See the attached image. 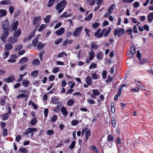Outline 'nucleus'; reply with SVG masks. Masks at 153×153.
Here are the masks:
<instances>
[{
	"mask_svg": "<svg viewBox=\"0 0 153 153\" xmlns=\"http://www.w3.org/2000/svg\"><path fill=\"white\" fill-rule=\"evenodd\" d=\"M67 4L66 1L63 0L58 3L55 7V9L58 10V11L59 14H60L64 9Z\"/></svg>",
	"mask_w": 153,
	"mask_h": 153,
	"instance_id": "nucleus-1",
	"label": "nucleus"
},
{
	"mask_svg": "<svg viewBox=\"0 0 153 153\" xmlns=\"http://www.w3.org/2000/svg\"><path fill=\"white\" fill-rule=\"evenodd\" d=\"M3 34L1 37V41L4 43L6 42V39L7 37L9 35V32L7 31H3Z\"/></svg>",
	"mask_w": 153,
	"mask_h": 153,
	"instance_id": "nucleus-5",
	"label": "nucleus"
},
{
	"mask_svg": "<svg viewBox=\"0 0 153 153\" xmlns=\"http://www.w3.org/2000/svg\"><path fill=\"white\" fill-rule=\"evenodd\" d=\"M57 116L56 115H53L51 118V121L53 122H55L57 120Z\"/></svg>",
	"mask_w": 153,
	"mask_h": 153,
	"instance_id": "nucleus-36",
	"label": "nucleus"
},
{
	"mask_svg": "<svg viewBox=\"0 0 153 153\" xmlns=\"http://www.w3.org/2000/svg\"><path fill=\"white\" fill-rule=\"evenodd\" d=\"M35 31H33L30 33V35L28 36L30 39L32 37H33L35 35Z\"/></svg>",
	"mask_w": 153,
	"mask_h": 153,
	"instance_id": "nucleus-47",
	"label": "nucleus"
},
{
	"mask_svg": "<svg viewBox=\"0 0 153 153\" xmlns=\"http://www.w3.org/2000/svg\"><path fill=\"white\" fill-rule=\"evenodd\" d=\"M47 25H46L43 24L42 25L39 27L38 30L39 31H41L43 30L44 29L46 28Z\"/></svg>",
	"mask_w": 153,
	"mask_h": 153,
	"instance_id": "nucleus-39",
	"label": "nucleus"
},
{
	"mask_svg": "<svg viewBox=\"0 0 153 153\" xmlns=\"http://www.w3.org/2000/svg\"><path fill=\"white\" fill-rule=\"evenodd\" d=\"M59 71V69L57 67H55L53 70V73H56Z\"/></svg>",
	"mask_w": 153,
	"mask_h": 153,
	"instance_id": "nucleus-62",
	"label": "nucleus"
},
{
	"mask_svg": "<svg viewBox=\"0 0 153 153\" xmlns=\"http://www.w3.org/2000/svg\"><path fill=\"white\" fill-rule=\"evenodd\" d=\"M51 16L48 15L44 18V20L46 23H49L50 22V19Z\"/></svg>",
	"mask_w": 153,
	"mask_h": 153,
	"instance_id": "nucleus-30",
	"label": "nucleus"
},
{
	"mask_svg": "<svg viewBox=\"0 0 153 153\" xmlns=\"http://www.w3.org/2000/svg\"><path fill=\"white\" fill-rule=\"evenodd\" d=\"M13 48V45L10 43L6 44L5 45L4 49L6 51H10Z\"/></svg>",
	"mask_w": 153,
	"mask_h": 153,
	"instance_id": "nucleus-15",
	"label": "nucleus"
},
{
	"mask_svg": "<svg viewBox=\"0 0 153 153\" xmlns=\"http://www.w3.org/2000/svg\"><path fill=\"white\" fill-rule=\"evenodd\" d=\"M98 48V45L96 44L95 42H93L91 45V49H96Z\"/></svg>",
	"mask_w": 153,
	"mask_h": 153,
	"instance_id": "nucleus-34",
	"label": "nucleus"
},
{
	"mask_svg": "<svg viewBox=\"0 0 153 153\" xmlns=\"http://www.w3.org/2000/svg\"><path fill=\"white\" fill-rule=\"evenodd\" d=\"M41 20V18L40 16H37L35 17L33 22V25H36L39 21H40Z\"/></svg>",
	"mask_w": 153,
	"mask_h": 153,
	"instance_id": "nucleus-11",
	"label": "nucleus"
},
{
	"mask_svg": "<svg viewBox=\"0 0 153 153\" xmlns=\"http://www.w3.org/2000/svg\"><path fill=\"white\" fill-rule=\"evenodd\" d=\"M14 80V76L13 75H11L10 77L4 79L5 82L10 83L12 82Z\"/></svg>",
	"mask_w": 153,
	"mask_h": 153,
	"instance_id": "nucleus-9",
	"label": "nucleus"
},
{
	"mask_svg": "<svg viewBox=\"0 0 153 153\" xmlns=\"http://www.w3.org/2000/svg\"><path fill=\"white\" fill-rule=\"evenodd\" d=\"M32 63L33 65H38L40 64V61L38 59H36L33 60Z\"/></svg>",
	"mask_w": 153,
	"mask_h": 153,
	"instance_id": "nucleus-29",
	"label": "nucleus"
},
{
	"mask_svg": "<svg viewBox=\"0 0 153 153\" xmlns=\"http://www.w3.org/2000/svg\"><path fill=\"white\" fill-rule=\"evenodd\" d=\"M38 38L37 37L34 38L32 41V42L33 45L34 47H36L38 42Z\"/></svg>",
	"mask_w": 153,
	"mask_h": 153,
	"instance_id": "nucleus-25",
	"label": "nucleus"
},
{
	"mask_svg": "<svg viewBox=\"0 0 153 153\" xmlns=\"http://www.w3.org/2000/svg\"><path fill=\"white\" fill-rule=\"evenodd\" d=\"M51 101L53 104H56L59 102V99L56 97L52 99Z\"/></svg>",
	"mask_w": 153,
	"mask_h": 153,
	"instance_id": "nucleus-22",
	"label": "nucleus"
},
{
	"mask_svg": "<svg viewBox=\"0 0 153 153\" xmlns=\"http://www.w3.org/2000/svg\"><path fill=\"white\" fill-rule=\"evenodd\" d=\"M97 58L99 60H101L102 59V57L101 55V52H99L97 56Z\"/></svg>",
	"mask_w": 153,
	"mask_h": 153,
	"instance_id": "nucleus-54",
	"label": "nucleus"
},
{
	"mask_svg": "<svg viewBox=\"0 0 153 153\" xmlns=\"http://www.w3.org/2000/svg\"><path fill=\"white\" fill-rule=\"evenodd\" d=\"M139 63L141 64H143L146 63L147 62L149 61V60L148 59H144L143 58L142 59H141V58L139 59Z\"/></svg>",
	"mask_w": 153,
	"mask_h": 153,
	"instance_id": "nucleus-21",
	"label": "nucleus"
},
{
	"mask_svg": "<svg viewBox=\"0 0 153 153\" xmlns=\"http://www.w3.org/2000/svg\"><path fill=\"white\" fill-rule=\"evenodd\" d=\"M97 67V65L95 63H92L89 67V68L91 69L92 68H96Z\"/></svg>",
	"mask_w": 153,
	"mask_h": 153,
	"instance_id": "nucleus-48",
	"label": "nucleus"
},
{
	"mask_svg": "<svg viewBox=\"0 0 153 153\" xmlns=\"http://www.w3.org/2000/svg\"><path fill=\"white\" fill-rule=\"evenodd\" d=\"M28 61V59L27 57L22 58L19 61V64H23L24 63L27 62Z\"/></svg>",
	"mask_w": 153,
	"mask_h": 153,
	"instance_id": "nucleus-19",
	"label": "nucleus"
},
{
	"mask_svg": "<svg viewBox=\"0 0 153 153\" xmlns=\"http://www.w3.org/2000/svg\"><path fill=\"white\" fill-rule=\"evenodd\" d=\"M11 3V1L9 0H4L0 2V4L5 5L10 4Z\"/></svg>",
	"mask_w": 153,
	"mask_h": 153,
	"instance_id": "nucleus-23",
	"label": "nucleus"
},
{
	"mask_svg": "<svg viewBox=\"0 0 153 153\" xmlns=\"http://www.w3.org/2000/svg\"><path fill=\"white\" fill-rule=\"evenodd\" d=\"M76 142L74 141H73L70 145L69 146V148L71 149H73L75 147Z\"/></svg>",
	"mask_w": 153,
	"mask_h": 153,
	"instance_id": "nucleus-42",
	"label": "nucleus"
},
{
	"mask_svg": "<svg viewBox=\"0 0 153 153\" xmlns=\"http://www.w3.org/2000/svg\"><path fill=\"white\" fill-rule=\"evenodd\" d=\"M45 43L42 44L41 42H39L37 46V48L39 50H41L45 46Z\"/></svg>",
	"mask_w": 153,
	"mask_h": 153,
	"instance_id": "nucleus-26",
	"label": "nucleus"
},
{
	"mask_svg": "<svg viewBox=\"0 0 153 153\" xmlns=\"http://www.w3.org/2000/svg\"><path fill=\"white\" fill-rule=\"evenodd\" d=\"M74 101L73 100H70L67 102V105L68 106H71L73 104Z\"/></svg>",
	"mask_w": 153,
	"mask_h": 153,
	"instance_id": "nucleus-56",
	"label": "nucleus"
},
{
	"mask_svg": "<svg viewBox=\"0 0 153 153\" xmlns=\"http://www.w3.org/2000/svg\"><path fill=\"white\" fill-rule=\"evenodd\" d=\"M61 110L63 115L64 116H66L68 115V113L65 108L64 107H62Z\"/></svg>",
	"mask_w": 153,
	"mask_h": 153,
	"instance_id": "nucleus-18",
	"label": "nucleus"
},
{
	"mask_svg": "<svg viewBox=\"0 0 153 153\" xmlns=\"http://www.w3.org/2000/svg\"><path fill=\"white\" fill-rule=\"evenodd\" d=\"M56 0H49L47 4V6L49 7H52L55 2Z\"/></svg>",
	"mask_w": 153,
	"mask_h": 153,
	"instance_id": "nucleus-27",
	"label": "nucleus"
},
{
	"mask_svg": "<svg viewBox=\"0 0 153 153\" xmlns=\"http://www.w3.org/2000/svg\"><path fill=\"white\" fill-rule=\"evenodd\" d=\"M99 25L100 24L99 23L96 22L92 24V27L93 28L96 29L99 27Z\"/></svg>",
	"mask_w": 153,
	"mask_h": 153,
	"instance_id": "nucleus-50",
	"label": "nucleus"
},
{
	"mask_svg": "<svg viewBox=\"0 0 153 153\" xmlns=\"http://www.w3.org/2000/svg\"><path fill=\"white\" fill-rule=\"evenodd\" d=\"M9 53L10 52L9 51H7L4 52L3 55V58L4 59H5L9 55Z\"/></svg>",
	"mask_w": 153,
	"mask_h": 153,
	"instance_id": "nucleus-43",
	"label": "nucleus"
},
{
	"mask_svg": "<svg viewBox=\"0 0 153 153\" xmlns=\"http://www.w3.org/2000/svg\"><path fill=\"white\" fill-rule=\"evenodd\" d=\"M9 23L7 19H6L5 21L3 22V25L1 27L3 30V31H9Z\"/></svg>",
	"mask_w": 153,
	"mask_h": 153,
	"instance_id": "nucleus-2",
	"label": "nucleus"
},
{
	"mask_svg": "<svg viewBox=\"0 0 153 153\" xmlns=\"http://www.w3.org/2000/svg\"><path fill=\"white\" fill-rule=\"evenodd\" d=\"M93 93L94 95L96 96L99 95L100 93L97 89H94L93 90Z\"/></svg>",
	"mask_w": 153,
	"mask_h": 153,
	"instance_id": "nucleus-44",
	"label": "nucleus"
},
{
	"mask_svg": "<svg viewBox=\"0 0 153 153\" xmlns=\"http://www.w3.org/2000/svg\"><path fill=\"white\" fill-rule=\"evenodd\" d=\"M7 12L6 10L4 9H1L0 10V17L4 16L7 14Z\"/></svg>",
	"mask_w": 153,
	"mask_h": 153,
	"instance_id": "nucleus-14",
	"label": "nucleus"
},
{
	"mask_svg": "<svg viewBox=\"0 0 153 153\" xmlns=\"http://www.w3.org/2000/svg\"><path fill=\"white\" fill-rule=\"evenodd\" d=\"M79 123V121L77 120H73L72 121L71 124L73 126H76Z\"/></svg>",
	"mask_w": 153,
	"mask_h": 153,
	"instance_id": "nucleus-53",
	"label": "nucleus"
},
{
	"mask_svg": "<svg viewBox=\"0 0 153 153\" xmlns=\"http://www.w3.org/2000/svg\"><path fill=\"white\" fill-rule=\"evenodd\" d=\"M130 51L133 53H134V54L135 53V49L134 47L133 46H131V47L130 48Z\"/></svg>",
	"mask_w": 153,
	"mask_h": 153,
	"instance_id": "nucleus-51",
	"label": "nucleus"
},
{
	"mask_svg": "<svg viewBox=\"0 0 153 153\" xmlns=\"http://www.w3.org/2000/svg\"><path fill=\"white\" fill-rule=\"evenodd\" d=\"M37 123V119L36 117H34L30 121V124L32 125H35Z\"/></svg>",
	"mask_w": 153,
	"mask_h": 153,
	"instance_id": "nucleus-32",
	"label": "nucleus"
},
{
	"mask_svg": "<svg viewBox=\"0 0 153 153\" xmlns=\"http://www.w3.org/2000/svg\"><path fill=\"white\" fill-rule=\"evenodd\" d=\"M29 84V82L28 81L26 80H24L22 82V85L24 87H27Z\"/></svg>",
	"mask_w": 153,
	"mask_h": 153,
	"instance_id": "nucleus-31",
	"label": "nucleus"
},
{
	"mask_svg": "<svg viewBox=\"0 0 153 153\" xmlns=\"http://www.w3.org/2000/svg\"><path fill=\"white\" fill-rule=\"evenodd\" d=\"M65 29L63 27H61L55 31V33L58 36H60L62 34L65 32Z\"/></svg>",
	"mask_w": 153,
	"mask_h": 153,
	"instance_id": "nucleus-7",
	"label": "nucleus"
},
{
	"mask_svg": "<svg viewBox=\"0 0 153 153\" xmlns=\"http://www.w3.org/2000/svg\"><path fill=\"white\" fill-rule=\"evenodd\" d=\"M113 139V137L111 134H109L107 137V140L108 141H111Z\"/></svg>",
	"mask_w": 153,
	"mask_h": 153,
	"instance_id": "nucleus-55",
	"label": "nucleus"
},
{
	"mask_svg": "<svg viewBox=\"0 0 153 153\" xmlns=\"http://www.w3.org/2000/svg\"><path fill=\"white\" fill-rule=\"evenodd\" d=\"M18 38H17L14 37H9L8 39L9 42L12 44H14L18 40Z\"/></svg>",
	"mask_w": 153,
	"mask_h": 153,
	"instance_id": "nucleus-10",
	"label": "nucleus"
},
{
	"mask_svg": "<svg viewBox=\"0 0 153 153\" xmlns=\"http://www.w3.org/2000/svg\"><path fill=\"white\" fill-rule=\"evenodd\" d=\"M92 78L94 79H98V76L96 73H93L91 75Z\"/></svg>",
	"mask_w": 153,
	"mask_h": 153,
	"instance_id": "nucleus-64",
	"label": "nucleus"
},
{
	"mask_svg": "<svg viewBox=\"0 0 153 153\" xmlns=\"http://www.w3.org/2000/svg\"><path fill=\"white\" fill-rule=\"evenodd\" d=\"M89 55L90 56H89L90 60H92L95 56V54H94V52L93 51H91L89 53Z\"/></svg>",
	"mask_w": 153,
	"mask_h": 153,
	"instance_id": "nucleus-33",
	"label": "nucleus"
},
{
	"mask_svg": "<svg viewBox=\"0 0 153 153\" xmlns=\"http://www.w3.org/2000/svg\"><path fill=\"white\" fill-rule=\"evenodd\" d=\"M39 71L38 70L34 71L31 73V75L36 77L38 74Z\"/></svg>",
	"mask_w": 153,
	"mask_h": 153,
	"instance_id": "nucleus-45",
	"label": "nucleus"
},
{
	"mask_svg": "<svg viewBox=\"0 0 153 153\" xmlns=\"http://www.w3.org/2000/svg\"><path fill=\"white\" fill-rule=\"evenodd\" d=\"M93 14L91 13L87 17L85 18V20L86 21H88L90 20L92 18Z\"/></svg>",
	"mask_w": 153,
	"mask_h": 153,
	"instance_id": "nucleus-37",
	"label": "nucleus"
},
{
	"mask_svg": "<svg viewBox=\"0 0 153 153\" xmlns=\"http://www.w3.org/2000/svg\"><path fill=\"white\" fill-rule=\"evenodd\" d=\"M14 7L13 6H11L9 7V12L11 14H12L14 12Z\"/></svg>",
	"mask_w": 153,
	"mask_h": 153,
	"instance_id": "nucleus-41",
	"label": "nucleus"
},
{
	"mask_svg": "<svg viewBox=\"0 0 153 153\" xmlns=\"http://www.w3.org/2000/svg\"><path fill=\"white\" fill-rule=\"evenodd\" d=\"M23 47V46L21 44H19L18 45L17 47L16 48V50H18V51H19L21 50Z\"/></svg>",
	"mask_w": 153,
	"mask_h": 153,
	"instance_id": "nucleus-57",
	"label": "nucleus"
},
{
	"mask_svg": "<svg viewBox=\"0 0 153 153\" xmlns=\"http://www.w3.org/2000/svg\"><path fill=\"white\" fill-rule=\"evenodd\" d=\"M132 32V29H127L125 31V33L127 34V35H131Z\"/></svg>",
	"mask_w": 153,
	"mask_h": 153,
	"instance_id": "nucleus-46",
	"label": "nucleus"
},
{
	"mask_svg": "<svg viewBox=\"0 0 153 153\" xmlns=\"http://www.w3.org/2000/svg\"><path fill=\"white\" fill-rule=\"evenodd\" d=\"M91 136V132L90 129H88L85 133V141L86 142L89 137Z\"/></svg>",
	"mask_w": 153,
	"mask_h": 153,
	"instance_id": "nucleus-17",
	"label": "nucleus"
},
{
	"mask_svg": "<svg viewBox=\"0 0 153 153\" xmlns=\"http://www.w3.org/2000/svg\"><path fill=\"white\" fill-rule=\"evenodd\" d=\"M124 33V29L123 28H116L114 32V35L115 36L117 35L118 37H120L121 35L123 34Z\"/></svg>",
	"mask_w": 153,
	"mask_h": 153,
	"instance_id": "nucleus-3",
	"label": "nucleus"
},
{
	"mask_svg": "<svg viewBox=\"0 0 153 153\" xmlns=\"http://www.w3.org/2000/svg\"><path fill=\"white\" fill-rule=\"evenodd\" d=\"M9 114L7 113H6L2 115V116L3 117L2 119L3 120H7L9 117Z\"/></svg>",
	"mask_w": 153,
	"mask_h": 153,
	"instance_id": "nucleus-35",
	"label": "nucleus"
},
{
	"mask_svg": "<svg viewBox=\"0 0 153 153\" xmlns=\"http://www.w3.org/2000/svg\"><path fill=\"white\" fill-rule=\"evenodd\" d=\"M127 54L128 56L130 58H132L133 57L134 53L130 52V51H128L127 52Z\"/></svg>",
	"mask_w": 153,
	"mask_h": 153,
	"instance_id": "nucleus-40",
	"label": "nucleus"
},
{
	"mask_svg": "<svg viewBox=\"0 0 153 153\" xmlns=\"http://www.w3.org/2000/svg\"><path fill=\"white\" fill-rule=\"evenodd\" d=\"M87 3L89 2V5L92 6H93L95 4V1H90V0H86Z\"/></svg>",
	"mask_w": 153,
	"mask_h": 153,
	"instance_id": "nucleus-58",
	"label": "nucleus"
},
{
	"mask_svg": "<svg viewBox=\"0 0 153 153\" xmlns=\"http://www.w3.org/2000/svg\"><path fill=\"white\" fill-rule=\"evenodd\" d=\"M101 31V29H98L96 32L94 33V36L97 38L102 37V34L101 32L100 33Z\"/></svg>",
	"mask_w": 153,
	"mask_h": 153,
	"instance_id": "nucleus-8",
	"label": "nucleus"
},
{
	"mask_svg": "<svg viewBox=\"0 0 153 153\" xmlns=\"http://www.w3.org/2000/svg\"><path fill=\"white\" fill-rule=\"evenodd\" d=\"M19 152L22 153H27V150L25 147H22L20 148Z\"/></svg>",
	"mask_w": 153,
	"mask_h": 153,
	"instance_id": "nucleus-38",
	"label": "nucleus"
},
{
	"mask_svg": "<svg viewBox=\"0 0 153 153\" xmlns=\"http://www.w3.org/2000/svg\"><path fill=\"white\" fill-rule=\"evenodd\" d=\"M55 79V76L54 75H52L49 77V80L51 81H52L54 80Z\"/></svg>",
	"mask_w": 153,
	"mask_h": 153,
	"instance_id": "nucleus-63",
	"label": "nucleus"
},
{
	"mask_svg": "<svg viewBox=\"0 0 153 153\" xmlns=\"http://www.w3.org/2000/svg\"><path fill=\"white\" fill-rule=\"evenodd\" d=\"M21 11L20 10H16L15 11L14 16V17L16 18L17 17L20 13Z\"/></svg>",
	"mask_w": 153,
	"mask_h": 153,
	"instance_id": "nucleus-49",
	"label": "nucleus"
},
{
	"mask_svg": "<svg viewBox=\"0 0 153 153\" xmlns=\"http://www.w3.org/2000/svg\"><path fill=\"white\" fill-rule=\"evenodd\" d=\"M88 128L87 127H85L83 128L82 131V136L84 133L86 131L87 132V131L88 130Z\"/></svg>",
	"mask_w": 153,
	"mask_h": 153,
	"instance_id": "nucleus-59",
	"label": "nucleus"
},
{
	"mask_svg": "<svg viewBox=\"0 0 153 153\" xmlns=\"http://www.w3.org/2000/svg\"><path fill=\"white\" fill-rule=\"evenodd\" d=\"M19 24V22L18 21H16L15 22L12 24L11 25V28L13 29V30H15L17 29V28Z\"/></svg>",
	"mask_w": 153,
	"mask_h": 153,
	"instance_id": "nucleus-12",
	"label": "nucleus"
},
{
	"mask_svg": "<svg viewBox=\"0 0 153 153\" xmlns=\"http://www.w3.org/2000/svg\"><path fill=\"white\" fill-rule=\"evenodd\" d=\"M14 32L13 33V36L17 38L19 37L21 33V30L20 28H18L16 30H14Z\"/></svg>",
	"mask_w": 153,
	"mask_h": 153,
	"instance_id": "nucleus-6",
	"label": "nucleus"
},
{
	"mask_svg": "<svg viewBox=\"0 0 153 153\" xmlns=\"http://www.w3.org/2000/svg\"><path fill=\"white\" fill-rule=\"evenodd\" d=\"M62 38L58 39L55 42V44L56 45H58L62 41Z\"/></svg>",
	"mask_w": 153,
	"mask_h": 153,
	"instance_id": "nucleus-60",
	"label": "nucleus"
},
{
	"mask_svg": "<svg viewBox=\"0 0 153 153\" xmlns=\"http://www.w3.org/2000/svg\"><path fill=\"white\" fill-rule=\"evenodd\" d=\"M148 21L149 22H152L153 20V13H150L147 16Z\"/></svg>",
	"mask_w": 153,
	"mask_h": 153,
	"instance_id": "nucleus-16",
	"label": "nucleus"
},
{
	"mask_svg": "<svg viewBox=\"0 0 153 153\" xmlns=\"http://www.w3.org/2000/svg\"><path fill=\"white\" fill-rule=\"evenodd\" d=\"M85 82L89 85H91L92 83V80L90 76H88L85 78Z\"/></svg>",
	"mask_w": 153,
	"mask_h": 153,
	"instance_id": "nucleus-13",
	"label": "nucleus"
},
{
	"mask_svg": "<svg viewBox=\"0 0 153 153\" xmlns=\"http://www.w3.org/2000/svg\"><path fill=\"white\" fill-rule=\"evenodd\" d=\"M29 95H27L25 94H20L19 95L16 97V98L17 99H20L21 98H22L24 97H27L28 98L29 97Z\"/></svg>",
	"mask_w": 153,
	"mask_h": 153,
	"instance_id": "nucleus-20",
	"label": "nucleus"
},
{
	"mask_svg": "<svg viewBox=\"0 0 153 153\" xmlns=\"http://www.w3.org/2000/svg\"><path fill=\"white\" fill-rule=\"evenodd\" d=\"M47 133L49 135H51L54 134V131L52 130H48L47 131Z\"/></svg>",
	"mask_w": 153,
	"mask_h": 153,
	"instance_id": "nucleus-61",
	"label": "nucleus"
},
{
	"mask_svg": "<svg viewBox=\"0 0 153 153\" xmlns=\"http://www.w3.org/2000/svg\"><path fill=\"white\" fill-rule=\"evenodd\" d=\"M115 7V5L114 4H112L108 8V12L109 13H111L112 12V11L114 9Z\"/></svg>",
	"mask_w": 153,
	"mask_h": 153,
	"instance_id": "nucleus-24",
	"label": "nucleus"
},
{
	"mask_svg": "<svg viewBox=\"0 0 153 153\" xmlns=\"http://www.w3.org/2000/svg\"><path fill=\"white\" fill-rule=\"evenodd\" d=\"M83 27L81 26L76 28L73 33V35L75 37H78L81 33Z\"/></svg>",
	"mask_w": 153,
	"mask_h": 153,
	"instance_id": "nucleus-4",
	"label": "nucleus"
},
{
	"mask_svg": "<svg viewBox=\"0 0 153 153\" xmlns=\"http://www.w3.org/2000/svg\"><path fill=\"white\" fill-rule=\"evenodd\" d=\"M26 130L29 133H30L36 131L37 130V129L34 128H28Z\"/></svg>",
	"mask_w": 153,
	"mask_h": 153,
	"instance_id": "nucleus-28",
	"label": "nucleus"
},
{
	"mask_svg": "<svg viewBox=\"0 0 153 153\" xmlns=\"http://www.w3.org/2000/svg\"><path fill=\"white\" fill-rule=\"evenodd\" d=\"M111 122L112 126L114 127H115L116 126V121L114 118H112Z\"/></svg>",
	"mask_w": 153,
	"mask_h": 153,
	"instance_id": "nucleus-52",
	"label": "nucleus"
}]
</instances>
